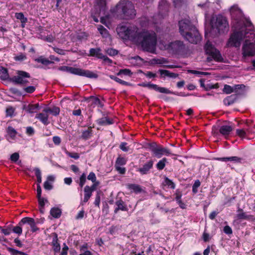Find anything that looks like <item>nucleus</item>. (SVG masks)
I'll return each mask as SVG.
<instances>
[{
    "mask_svg": "<svg viewBox=\"0 0 255 255\" xmlns=\"http://www.w3.org/2000/svg\"><path fill=\"white\" fill-rule=\"evenodd\" d=\"M233 33L227 43L228 47H240L242 41L247 38L242 47L244 57L255 55V32L251 21L245 17L237 5L230 8Z\"/></svg>",
    "mask_w": 255,
    "mask_h": 255,
    "instance_id": "1",
    "label": "nucleus"
},
{
    "mask_svg": "<svg viewBox=\"0 0 255 255\" xmlns=\"http://www.w3.org/2000/svg\"><path fill=\"white\" fill-rule=\"evenodd\" d=\"M117 31L119 37L124 40H129L140 45L145 51L153 53L156 49L157 39L154 32L140 30L136 27L120 26Z\"/></svg>",
    "mask_w": 255,
    "mask_h": 255,
    "instance_id": "2",
    "label": "nucleus"
},
{
    "mask_svg": "<svg viewBox=\"0 0 255 255\" xmlns=\"http://www.w3.org/2000/svg\"><path fill=\"white\" fill-rule=\"evenodd\" d=\"M135 15L136 11L132 2L127 0H121L115 7L111 9L110 14L101 16V22L108 26L112 17L128 19L133 18Z\"/></svg>",
    "mask_w": 255,
    "mask_h": 255,
    "instance_id": "3",
    "label": "nucleus"
},
{
    "mask_svg": "<svg viewBox=\"0 0 255 255\" xmlns=\"http://www.w3.org/2000/svg\"><path fill=\"white\" fill-rule=\"evenodd\" d=\"M178 25L181 35L189 42L197 44L201 40V36L195 25L188 18L179 21Z\"/></svg>",
    "mask_w": 255,
    "mask_h": 255,
    "instance_id": "4",
    "label": "nucleus"
},
{
    "mask_svg": "<svg viewBox=\"0 0 255 255\" xmlns=\"http://www.w3.org/2000/svg\"><path fill=\"white\" fill-rule=\"evenodd\" d=\"M212 30L209 33L205 31V36L206 38L210 37L217 36L220 34L227 32L229 29V24L226 17L222 15L213 16L211 20Z\"/></svg>",
    "mask_w": 255,
    "mask_h": 255,
    "instance_id": "5",
    "label": "nucleus"
},
{
    "mask_svg": "<svg viewBox=\"0 0 255 255\" xmlns=\"http://www.w3.org/2000/svg\"><path fill=\"white\" fill-rule=\"evenodd\" d=\"M58 69L62 71L88 78H97L98 77V75L96 73L88 70H84L79 68L63 66L60 67Z\"/></svg>",
    "mask_w": 255,
    "mask_h": 255,
    "instance_id": "6",
    "label": "nucleus"
},
{
    "mask_svg": "<svg viewBox=\"0 0 255 255\" xmlns=\"http://www.w3.org/2000/svg\"><path fill=\"white\" fill-rule=\"evenodd\" d=\"M159 46L162 50H168L170 52L177 54L183 52L185 48L183 42L180 41H175L167 44L163 41H161Z\"/></svg>",
    "mask_w": 255,
    "mask_h": 255,
    "instance_id": "7",
    "label": "nucleus"
},
{
    "mask_svg": "<svg viewBox=\"0 0 255 255\" xmlns=\"http://www.w3.org/2000/svg\"><path fill=\"white\" fill-rule=\"evenodd\" d=\"M204 48L206 54L209 56L207 58L208 61H210L212 59L218 62L222 61L223 58L220 52L215 48L209 40L207 41Z\"/></svg>",
    "mask_w": 255,
    "mask_h": 255,
    "instance_id": "8",
    "label": "nucleus"
},
{
    "mask_svg": "<svg viewBox=\"0 0 255 255\" xmlns=\"http://www.w3.org/2000/svg\"><path fill=\"white\" fill-rule=\"evenodd\" d=\"M149 149L153 153V155L159 158L163 155L168 156L171 154V152L167 148L157 144L156 142H152L148 145Z\"/></svg>",
    "mask_w": 255,
    "mask_h": 255,
    "instance_id": "9",
    "label": "nucleus"
},
{
    "mask_svg": "<svg viewBox=\"0 0 255 255\" xmlns=\"http://www.w3.org/2000/svg\"><path fill=\"white\" fill-rule=\"evenodd\" d=\"M106 5V0H97V4L92 10L91 14V16L95 22H97L99 21L98 17L100 16L101 13L105 14Z\"/></svg>",
    "mask_w": 255,
    "mask_h": 255,
    "instance_id": "10",
    "label": "nucleus"
},
{
    "mask_svg": "<svg viewBox=\"0 0 255 255\" xmlns=\"http://www.w3.org/2000/svg\"><path fill=\"white\" fill-rule=\"evenodd\" d=\"M17 75L12 78V81L16 84L24 85L28 83V78L30 77L29 74L25 72L19 71Z\"/></svg>",
    "mask_w": 255,
    "mask_h": 255,
    "instance_id": "11",
    "label": "nucleus"
},
{
    "mask_svg": "<svg viewBox=\"0 0 255 255\" xmlns=\"http://www.w3.org/2000/svg\"><path fill=\"white\" fill-rule=\"evenodd\" d=\"M168 6L166 0H162L159 3V9L161 11L157 15H155L153 17L154 22L157 23L158 22L157 19L160 20L163 18L164 16L166 14L168 11Z\"/></svg>",
    "mask_w": 255,
    "mask_h": 255,
    "instance_id": "12",
    "label": "nucleus"
},
{
    "mask_svg": "<svg viewBox=\"0 0 255 255\" xmlns=\"http://www.w3.org/2000/svg\"><path fill=\"white\" fill-rule=\"evenodd\" d=\"M26 224L29 226L32 232H35L38 230V228L36 227L35 222L33 218L29 217L23 218L19 222L20 226H23Z\"/></svg>",
    "mask_w": 255,
    "mask_h": 255,
    "instance_id": "13",
    "label": "nucleus"
},
{
    "mask_svg": "<svg viewBox=\"0 0 255 255\" xmlns=\"http://www.w3.org/2000/svg\"><path fill=\"white\" fill-rule=\"evenodd\" d=\"M90 54L91 56H96V57L102 59L106 62L111 63L112 61L106 56L103 55L100 48H91L90 50Z\"/></svg>",
    "mask_w": 255,
    "mask_h": 255,
    "instance_id": "14",
    "label": "nucleus"
},
{
    "mask_svg": "<svg viewBox=\"0 0 255 255\" xmlns=\"http://www.w3.org/2000/svg\"><path fill=\"white\" fill-rule=\"evenodd\" d=\"M213 3H211L208 1V0H206L205 1H202L198 4V6L200 7L202 9L205 10V16L206 20L207 19L208 14L207 12H209L210 10V8L212 7Z\"/></svg>",
    "mask_w": 255,
    "mask_h": 255,
    "instance_id": "15",
    "label": "nucleus"
},
{
    "mask_svg": "<svg viewBox=\"0 0 255 255\" xmlns=\"http://www.w3.org/2000/svg\"><path fill=\"white\" fill-rule=\"evenodd\" d=\"M149 89H152L156 91H158L161 93H164L167 94H175V93L172 92L169 89L165 88L164 87H159L158 85L153 84H149V86H148Z\"/></svg>",
    "mask_w": 255,
    "mask_h": 255,
    "instance_id": "16",
    "label": "nucleus"
},
{
    "mask_svg": "<svg viewBox=\"0 0 255 255\" xmlns=\"http://www.w3.org/2000/svg\"><path fill=\"white\" fill-rule=\"evenodd\" d=\"M93 190L89 186H86L84 188V197L83 200H81V204L83 205L86 203L92 196Z\"/></svg>",
    "mask_w": 255,
    "mask_h": 255,
    "instance_id": "17",
    "label": "nucleus"
},
{
    "mask_svg": "<svg viewBox=\"0 0 255 255\" xmlns=\"http://www.w3.org/2000/svg\"><path fill=\"white\" fill-rule=\"evenodd\" d=\"M158 72L160 73V77L161 78H165L167 77L175 79L178 76V74L172 73L169 71L166 70L160 69V70H159Z\"/></svg>",
    "mask_w": 255,
    "mask_h": 255,
    "instance_id": "18",
    "label": "nucleus"
},
{
    "mask_svg": "<svg viewBox=\"0 0 255 255\" xmlns=\"http://www.w3.org/2000/svg\"><path fill=\"white\" fill-rule=\"evenodd\" d=\"M47 113L44 112L43 113L37 114L35 116V118L38 119L44 125H47L49 124Z\"/></svg>",
    "mask_w": 255,
    "mask_h": 255,
    "instance_id": "19",
    "label": "nucleus"
},
{
    "mask_svg": "<svg viewBox=\"0 0 255 255\" xmlns=\"http://www.w3.org/2000/svg\"><path fill=\"white\" fill-rule=\"evenodd\" d=\"M153 164V162L150 160L146 163L145 164H144L141 168H139L138 171L141 174H146L150 170V169H151L152 167Z\"/></svg>",
    "mask_w": 255,
    "mask_h": 255,
    "instance_id": "20",
    "label": "nucleus"
},
{
    "mask_svg": "<svg viewBox=\"0 0 255 255\" xmlns=\"http://www.w3.org/2000/svg\"><path fill=\"white\" fill-rule=\"evenodd\" d=\"M233 128L230 125H223L220 128V132L224 136H227L230 134Z\"/></svg>",
    "mask_w": 255,
    "mask_h": 255,
    "instance_id": "21",
    "label": "nucleus"
},
{
    "mask_svg": "<svg viewBox=\"0 0 255 255\" xmlns=\"http://www.w3.org/2000/svg\"><path fill=\"white\" fill-rule=\"evenodd\" d=\"M116 205L117 207H116L115 209V213H117L119 210H122L124 211H128V209L127 205L125 204V202L121 200H119L116 202Z\"/></svg>",
    "mask_w": 255,
    "mask_h": 255,
    "instance_id": "22",
    "label": "nucleus"
},
{
    "mask_svg": "<svg viewBox=\"0 0 255 255\" xmlns=\"http://www.w3.org/2000/svg\"><path fill=\"white\" fill-rule=\"evenodd\" d=\"M128 189L131 192L135 193H139L142 191L141 187L137 184H128L127 185Z\"/></svg>",
    "mask_w": 255,
    "mask_h": 255,
    "instance_id": "23",
    "label": "nucleus"
},
{
    "mask_svg": "<svg viewBox=\"0 0 255 255\" xmlns=\"http://www.w3.org/2000/svg\"><path fill=\"white\" fill-rule=\"evenodd\" d=\"M216 160L221 161H224V162H227L229 161H233L234 162H240V158H239L237 156H231V157H218L216 158Z\"/></svg>",
    "mask_w": 255,
    "mask_h": 255,
    "instance_id": "24",
    "label": "nucleus"
},
{
    "mask_svg": "<svg viewBox=\"0 0 255 255\" xmlns=\"http://www.w3.org/2000/svg\"><path fill=\"white\" fill-rule=\"evenodd\" d=\"M98 123L102 126L110 125L113 124V121L108 117H104L99 119L98 121Z\"/></svg>",
    "mask_w": 255,
    "mask_h": 255,
    "instance_id": "25",
    "label": "nucleus"
},
{
    "mask_svg": "<svg viewBox=\"0 0 255 255\" xmlns=\"http://www.w3.org/2000/svg\"><path fill=\"white\" fill-rule=\"evenodd\" d=\"M50 215L54 218H59L61 215V210L57 207H53L50 210Z\"/></svg>",
    "mask_w": 255,
    "mask_h": 255,
    "instance_id": "26",
    "label": "nucleus"
},
{
    "mask_svg": "<svg viewBox=\"0 0 255 255\" xmlns=\"http://www.w3.org/2000/svg\"><path fill=\"white\" fill-rule=\"evenodd\" d=\"M98 30L103 37L108 38L109 37L108 31L102 25H98Z\"/></svg>",
    "mask_w": 255,
    "mask_h": 255,
    "instance_id": "27",
    "label": "nucleus"
},
{
    "mask_svg": "<svg viewBox=\"0 0 255 255\" xmlns=\"http://www.w3.org/2000/svg\"><path fill=\"white\" fill-rule=\"evenodd\" d=\"M43 112L45 113H50L54 116H57L60 112V109L58 107H53L52 109L47 108L44 110Z\"/></svg>",
    "mask_w": 255,
    "mask_h": 255,
    "instance_id": "28",
    "label": "nucleus"
},
{
    "mask_svg": "<svg viewBox=\"0 0 255 255\" xmlns=\"http://www.w3.org/2000/svg\"><path fill=\"white\" fill-rule=\"evenodd\" d=\"M237 134L242 138H246L247 135L250 133V131L247 130L245 131L243 129H238L236 130Z\"/></svg>",
    "mask_w": 255,
    "mask_h": 255,
    "instance_id": "29",
    "label": "nucleus"
},
{
    "mask_svg": "<svg viewBox=\"0 0 255 255\" xmlns=\"http://www.w3.org/2000/svg\"><path fill=\"white\" fill-rule=\"evenodd\" d=\"M7 133L8 136L12 139H13L17 133L15 129L11 127H8L7 129Z\"/></svg>",
    "mask_w": 255,
    "mask_h": 255,
    "instance_id": "30",
    "label": "nucleus"
},
{
    "mask_svg": "<svg viewBox=\"0 0 255 255\" xmlns=\"http://www.w3.org/2000/svg\"><path fill=\"white\" fill-rule=\"evenodd\" d=\"M92 128L90 127L87 130H85L82 132V137L85 139L89 138L92 135Z\"/></svg>",
    "mask_w": 255,
    "mask_h": 255,
    "instance_id": "31",
    "label": "nucleus"
},
{
    "mask_svg": "<svg viewBox=\"0 0 255 255\" xmlns=\"http://www.w3.org/2000/svg\"><path fill=\"white\" fill-rule=\"evenodd\" d=\"M167 163V159L165 158H163L159 160L156 164V168L158 170L163 169Z\"/></svg>",
    "mask_w": 255,
    "mask_h": 255,
    "instance_id": "32",
    "label": "nucleus"
},
{
    "mask_svg": "<svg viewBox=\"0 0 255 255\" xmlns=\"http://www.w3.org/2000/svg\"><path fill=\"white\" fill-rule=\"evenodd\" d=\"M87 245H83L82 246H81L80 248V255H92V253L88 251L87 250Z\"/></svg>",
    "mask_w": 255,
    "mask_h": 255,
    "instance_id": "33",
    "label": "nucleus"
},
{
    "mask_svg": "<svg viewBox=\"0 0 255 255\" xmlns=\"http://www.w3.org/2000/svg\"><path fill=\"white\" fill-rule=\"evenodd\" d=\"M39 109V104L29 105L27 108V111L30 113H36Z\"/></svg>",
    "mask_w": 255,
    "mask_h": 255,
    "instance_id": "34",
    "label": "nucleus"
},
{
    "mask_svg": "<svg viewBox=\"0 0 255 255\" xmlns=\"http://www.w3.org/2000/svg\"><path fill=\"white\" fill-rule=\"evenodd\" d=\"M33 170L35 171V174L37 177V184L40 185L42 181L41 171L38 168H35Z\"/></svg>",
    "mask_w": 255,
    "mask_h": 255,
    "instance_id": "35",
    "label": "nucleus"
},
{
    "mask_svg": "<svg viewBox=\"0 0 255 255\" xmlns=\"http://www.w3.org/2000/svg\"><path fill=\"white\" fill-rule=\"evenodd\" d=\"M0 78L2 80H6L8 78V74L6 68L2 67L0 71Z\"/></svg>",
    "mask_w": 255,
    "mask_h": 255,
    "instance_id": "36",
    "label": "nucleus"
},
{
    "mask_svg": "<svg viewBox=\"0 0 255 255\" xmlns=\"http://www.w3.org/2000/svg\"><path fill=\"white\" fill-rule=\"evenodd\" d=\"M15 17L17 19H19L21 21V23H25L27 22V18L24 17L23 14L21 12L16 13Z\"/></svg>",
    "mask_w": 255,
    "mask_h": 255,
    "instance_id": "37",
    "label": "nucleus"
},
{
    "mask_svg": "<svg viewBox=\"0 0 255 255\" xmlns=\"http://www.w3.org/2000/svg\"><path fill=\"white\" fill-rule=\"evenodd\" d=\"M175 199L180 208L182 209H185L186 208V205L182 202L181 201V194H176V196L175 197Z\"/></svg>",
    "mask_w": 255,
    "mask_h": 255,
    "instance_id": "38",
    "label": "nucleus"
},
{
    "mask_svg": "<svg viewBox=\"0 0 255 255\" xmlns=\"http://www.w3.org/2000/svg\"><path fill=\"white\" fill-rule=\"evenodd\" d=\"M166 63V61L164 58L153 59L151 60V63L152 64L162 65Z\"/></svg>",
    "mask_w": 255,
    "mask_h": 255,
    "instance_id": "39",
    "label": "nucleus"
},
{
    "mask_svg": "<svg viewBox=\"0 0 255 255\" xmlns=\"http://www.w3.org/2000/svg\"><path fill=\"white\" fill-rule=\"evenodd\" d=\"M110 78L115 80V81L117 82L118 83L122 84V85H130V84L125 81H123L122 80V79L117 77L116 76H110Z\"/></svg>",
    "mask_w": 255,
    "mask_h": 255,
    "instance_id": "40",
    "label": "nucleus"
},
{
    "mask_svg": "<svg viewBox=\"0 0 255 255\" xmlns=\"http://www.w3.org/2000/svg\"><path fill=\"white\" fill-rule=\"evenodd\" d=\"M164 184L170 188L174 189L175 188L174 183L167 177L164 178Z\"/></svg>",
    "mask_w": 255,
    "mask_h": 255,
    "instance_id": "41",
    "label": "nucleus"
},
{
    "mask_svg": "<svg viewBox=\"0 0 255 255\" xmlns=\"http://www.w3.org/2000/svg\"><path fill=\"white\" fill-rule=\"evenodd\" d=\"M126 162L125 158L119 157L116 160L115 166H123L126 164Z\"/></svg>",
    "mask_w": 255,
    "mask_h": 255,
    "instance_id": "42",
    "label": "nucleus"
},
{
    "mask_svg": "<svg viewBox=\"0 0 255 255\" xmlns=\"http://www.w3.org/2000/svg\"><path fill=\"white\" fill-rule=\"evenodd\" d=\"M53 244V248L54 252L58 253L60 250V246L59 244L57 243V239H54L52 242Z\"/></svg>",
    "mask_w": 255,
    "mask_h": 255,
    "instance_id": "43",
    "label": "nucleus"
},
{
    "mask_svg": "<svg viewBox=\"0 0 255 255\" xmlns=\"http://www.w3.org/2000/svg\"><path fill=\"white\" fill-rule=\"evenodd\" d=\"M40 38L46 41L49 42H51L54 40V37L52 35H47V36L43 35H40Z\"/></svg>",
    "mask_w": 255,
    "mask_h": 255,
    "instance_id": "44",
    "label": "nucleus"
},
{
    "mask_svg": "<svg viewBox=\"0 0 255 255\" xmlns=\"http://www.w3.org/2000/svg\"><path fill=\"white\" fill-rule=\"evenodd\" d=\"M65 153L68 156L73 158L75 159H78L80 156L77 153H71L69 152L68 150H67L66 149L64 150Z\"/></svg>",
    "mask_w": 255,
    "mask_h": 255,
    "instance_id": "45",
    "label": "nucleus"
},
{
    "mask_svg": "<svg viewBox=\"0 0 255 255\" xmlns=\"http://www.w3.org/2000/svg\"><path fill=\"white\" fill-rule=\"evenodd\" d=\"M201 183L199 180L195 181L192 186V191L194 193H196L198 192V188L200 186Z\"/></svg>",
    "mask_w": 255,
    "mask_h": 255,
    "instance_id": "46",
    "label": "nucleus"
},
{
    "mask_svg": "<svg viewBox=\"0 0 255 255\" xmlns=\"http://www.w3.org/2000/svg\"><path fill=\"white\" fill-rule=\"evenodd\" d=\"M35 60L44 65H48L51 63L49 60L42 57H40Z\"/></svg>",
    "mask_w": 255,
    "mask_h": 255,
    "instance_id": "47",
    "label": "nucleus"
},
{
    "mask_svg": "<svg viewBox=\"0 0 255 255\" xmlns=\"http://www.w3.org/2000/svg\"><path fill=\"white\" fill-rule=\"evenodd\" d=\"M86 181V175L85 173H83L80 177L79 185L82 187L85 184Z\"/></svg>",
    "mask_w": 255,
    "mask_h": 255,
    "instance_id": "48",
    "label": "nucleus"
},
{
    "mask_svg": "<svg viewBox=\"0 0 255 255\" xmlns=\"http://www.w3.org/2000/svg\"><path fill=\"white\" fill-rule=\"evenodd\" d=\"M22 226H20L19 224L18 226H16L14 227H13V229H12V231L13 232L15 233V234H18V235H20L22 233Z\"/></svg>",
    "mask_w": 255,
    "mask_h": 255,
    "instance_id": "49",
    "label": "nucleus"
},
{
    "mask_svg": "<svg viewBox=\"0 0 255 255\" xmlns=\"http://www.w3.org/2000/svg\"><path fill=\"white\" fill-rule=\"evenodd\" d=\"M239 211L241 212L238 213L237 215V217L239 219H247L248 218V216L243 212L242 210H239Z\"/></svg>",
    "mask_w": 255,
    "mask_h": 255,
    "instance_id": "50",
    "label": "nucleus"
},
{
    "mask_svg": "<svg viewBox=\"0 0 255 255\" xmlns=\"http://www.w3.org/2000/svg\"><path fill=\"white\" fill-rule=\"evenodd\" d=\"M19 158V153L17 152H14V153L11 155L10 159L11 161L15 162L18 160Z\"/></svg>",
    "mask_w": 255,
    "mask_h": 255,
    "instance_id": "51",
    "label": "nucleus"
},
{
    "mask_svg": "<svg viewBox=\"0 0 255 255\" xmlns=\"http://www.w3.org/2000/svg\"><path fill=\"white\" fill-rule=\"evenodd\" d=\"M223 91L227 94H230L233 92V88L229 85H225Z\"/></svg>",
    "mask_w": 255,
    "mask_h": 255,
    "instance_id": "52",
    "label": "nucleus"
},
{
    "mask_svg": "<svg viewBox=\"0 0 255 255\" xmlns=\"http://www.w3.org/2000/svg\"><path fill=\"white\" fill-rule=\"evenodd\" d=\"M14 58L16 61H22L26 59V57L25 54L20 53V54L15 56Z\"/></svg>",
    "mask_w": 255,
    "mask_h": 255,
    "instance_id": "53",
    "label": "nucleus"
},
{
    "mask_svg": "<svg viewBox=\"0 0 255 255\" xmlns=\"http://www.w3.org/2000/svg\"><path fill=\"white\" fill-rule=\"evenodd\" d=\"M24 92L27 93H32L35 90V87L33 86H28L23 89Z\"/></svg>",
    "mask_w": 255,
    "mask_h": 255,
    "instance_id": "54",
    "label": "nucleus"
},
{
    "mask_svg": "<svg viewBox=\"0 0 255 255\" xmlns=\"http://www.w3.org/2000/svg\"><path fill=\"white\" fill-rule=\"evenodd\" d=\"M9 251L12 255H27L26 254L24 253L18 251L13 249H10Z\"/></svg>",
    "mask_w": 255,
    "mask_h": 255,
    "instance_id": "55",
    "label": "nucleus"
},
{
    "mask_svg": "<svg viewBox=\"0 0 255 255\" xmlns=\"http://www.w3.org/2000/svg\"><path fill=\"white\" fill-rule=\"evenodd\" d=\"M218 87V86L217 84L214 85L211 83L206 84V86H205V89L207 91L209 90L210 89H216V88H217Z\"/></svg>",
    "mask_w": 255,
    "mask_h": 255,
    "instance_id": "56",
    "label": "nucleus"
},
{
    "mask_svg": "<svg viewBox=\"0 0 255 255\" xmlns=\"http://www.w3.org/2000/svg\"><path fill=\"white\" fill-rule=\"evenodd\" d=\"M37 198L38 199L39 206L42 208L44 207L45 203L48 202L47 200L45 198H42L41 196Z\"/></svg>",
    "mask_w": 255,
    "mask_h": 255,
    "instance_id": "57",
    "label": "nucleus"
},
{
    "mask_svg": "<svg viewBox=\"0 0 255 255\" xmlns=\"http://www.w3.org/2000/svg\"><path fill=\"white\" fill-rule=\"evenodd\" d=\"M88 179L91 180L93 182H95L96 181V177L95 174L91 172L89 173L87 177Z\"/></svg>",
    "mask_w": 255,
    "mask_h": 255,
    "instance_id": "58",
    "label": "nucleus"
},
{
    "mask_svg": "<svg viewBox=\"0 0 255 255\" xmlns=\"http://www.w3.org/2000/svg\"><path fill=\"white\" fill-rule=\"evenodd\" d=\"M53 49L56 53H57L60 55H63L66 54V51L62 49H60V48H59L57 47H53Z\"/></svg>",
    "mask_w": 255,
    "mask_h": 255,
    "instance_id": "59",
    "label": "nucleus"
},
{
    "mask_svg": "<svg viewBox=\"0 0 255 255\" xmlns=\"http://www.w3.org/2000/svg\"><path fill=\"white\" fill-rule=\"evenodd\" d=\"M44 188L46 190H50L52 189V183L49 181H46L44 183Z\"/></svg>",
    "mask_w": 255,
    "mask_h": 255,
    "instance_id": "60",
    "label": "nucleus"
},
{
    "mask_svg": "<svg viewBox=\"0 0 255 255\" xmlns=\"http://www.w3.org/2000/svg\"><path fill=\"white\" fill-rule=\"evenodd\" d=\"M107 53L110 56H114L118 54V51L114 49L109 48L107 49Z\"/></svg>",
    "mask_w": 255,
    "mask_h": 255,
    "instance_id": "61",
    "label": "nucleus"
},
{
    "mask_svg": "<svg viewBox=\"0 0 255 255\" xmlns=\"http://www.w3.org/2000/svg\"><path fill=\"white\" fill-rule=\"evenodd\" d=\"M116 170L120 173V174H124L126 172V168L125 167H122V166H115Z\"/></svg>",
    "mask_w": 255,
    "mask_h": 255,
    "instance_id": "62",
    "label": "nucleus"
},
{
    "mask_svg": "<svg viewBox=\"0 0 255 255\" xmlns=\"http://www.w3.org/2000/svg\"><path fill=\"white\" fill-rule=\"evenodd\" d=\"M26 133L29 136L32 135L34 133V128L31 127H27Z\"/></svg>",
    "mask_w": 255,
    "mask_h": 255,
    "instance_id": "63",
    "label": "nucleus"
},
{
    "mask_svg": "<svg viewBox=\"0 0 255 255\" xmlns=\"http://www.w3.org/2000/svg\"><path fill=\"white\" fill-rule=\"evenodd\" d=\"M224 232L225 234L227 235H231L232 234L233 231L231 228L229 226H226L224 228Z\"/></svg>",
    "mask_w": 255,
    "mask_h": 255,
    "instance_id": "64",
    "label": "nucleus"
}]
</instances>
